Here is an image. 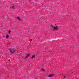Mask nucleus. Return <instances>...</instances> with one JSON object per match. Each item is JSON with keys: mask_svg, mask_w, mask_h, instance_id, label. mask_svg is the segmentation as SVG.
I'll list each match as a JSON object with an SVG mask.
<instances>
[{"mask_svg": "<svg viewBox=\"0 0 79 79\" xmlns=\"http://www.w3.org/2000/svg\"><path fill=\"white\" fill-rule=\"evenodd\" d=\"M54 28L56 31L58 30V27L57 26H56L55 27H54Z\"/></svg>", "mask_w": 79, "mask_h": 79, "instance_id": "nucleus-1", "label": "nucleus"}, {"mask_svg": "<svg viewBox=\"0 0 79 79\" xmlns=\"http://www.w3.org/2000/svg\"><path fill=\"white\" fill-rule=\"evenodd\" d=\"M10 52L11 53H13L15 52V51L13 49H11L10 50Z\"/></svg>", "mask_w": 79, "mask_h": 79, "instance_id": "nucleus-2", "label": "nucleus"}, {"mask_svg": "<svg viewBox=\"0 0 79 79\" xmlns=\"http://www.w3.org/2000/svg\"><path fill=\"white\" fill-rule=\"evenodd\" d=\"M30 55V54H27V56H26V58H28V57Z\"/></svg>", "mask_w": 79, "mask_h": 79, "instance_id": "nucleus-3", "label": "nucleus"}, {"mask_svg": "<svg viewBox=\"0 0 79 79\" xmlns=\"http://www.w3.org/2000/svg\"><path fill=\"white\" fill-rule=\"evenodd\" d=\"M53 76V74H51V75H50L48 76V77H52V76Z\"/></svg>", "mask_w": 79, "mask_h": 79, "instance_id": "nucleus-4", "label": "nucleus"}, {"mask_svg": "<svg viewBox=\"0 0 79 79\" xmlns=\"http://www.w3.org/2000/svg\"><path fill=\"white\" fill-rule=\"evenodd\" d=\"M17 19H18L19 20V21H21V19H20V18H19V17H17Z\"/></svg>", "mask_w": 79, "mask_h": 79, "instance_id": "nucleus-5", "label": "nucleus"}, {"mask_svg": "<svg viewBox=\"0 0 79 79\" xmlns=\"http://www.w3.org/2000/svg\"><path fill=\"white\" fill-rule=\"evenodd\" d=\"M9 37V36H8V35H6V38L8 39Z\"/></svg>", "mask_w": 79, "mask_h": 79, "instance_id": "nucleus-6", "label": "nucleus"}, {"mask_svg": "<svg viewBox=\"0 0 79 79\" xmlns=\"http://www.w3.org/2000/svg\"><path fill=\"white\" fill-rule=\"evenodd\" d=\"M35 57V56L34 55L32 56L31 57V58H34Z\"/></svg>", "mask_w": 79, "mask_h": 79, "instance_id": "nucleus-7", "label": "nucleus"}, {"mask_svg": "<svg viewBox=\"0 0 79 79\" xmlns=\"http://www.w3.org/2000/svg\"><path fill=\"white\" fill-rule=\"evenodd\" d=\"M41 71H45V70L43 69H41Z\"/></svg>", "mask_w": 79, "mask_h": 79, "instance_id": "nucleus-8", "label": "nucleus"}, {"mask_svg": "<svg viewBox=\"0 0 79 79\" xmlns=\"http://www.w3.org/2000/svg\"><path fill=\"white\" fill-rule=\"evenodd\" d=\"M10 8H14L15 6H12Z\"/></svg>", "mask_w": 79, "mask_h": 79, "instance_id": "nucleus-9", "label": "nucleus"}, {"mask_svg": "<svg viewBox=\"0 0 79 79\" xmlns=\"http://www.w3.org/2000/svg\"><path fill=\"white\" fill-rule=\"evenodd\" d=\"M8 33H9V34L11 33V31H10V30L9 31Z\"/></svg>", "mask_w": 79, "mask_h": 79, "instance_id": "nucleus-10", "label": "nucleus"}, {"mask_svg": "<svg viewBox=\"0 0 79 79\" xmlns=\"http://www.w3.org/2000/svg\"><path fill=\"white\" fill-rule=\"evenodd\" d=\"M51 27H54V26H53V25H51Z\"/></svg>", "mask_w": 79, "mask_h": 79, "instance_id": "nucleus-11", "label": "nucleus"}, {"mask_svg": "<svg viewBox=\"0 0 79 79\" xmlns=\"http://www.w3.org/2000/svg\"><path fill=\"white\" fill-rule=\"evenodd\" d=\"M64 77H66V76H64Z\"/></svg>", "mask_w": 79, "mask_h": 79, "instance_id": "nucleus-12", "label": "nucleus"}]
</instances>
